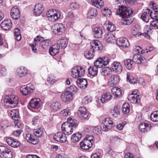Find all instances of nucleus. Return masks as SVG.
<instances>
[{
	"mask_svg": "<svg viewBox=\"0 0 158 158\" xmlns=\"http://www.w3.org/2000/svg\"><path fill=\"white\" fill-rule=\"evenodd\" d=\"M120 0H118L117 3L115 5V7H118L116 8L117 11L116 15H119L122 17L121 23L124 25L130 24L133 21L131 15L133 13L132 10L129 7H123L121 5L122 2Z\"/></svg>",
	"mask_w": 158,
	"mask_h": 158,
	"instance_id": "nucleus-1",
	"label": "nucleus"
},
{
	"mask_svg": "<svg viewBox=\"0 0 158 158\" xmlns=\"http://www.w3.org/2000/svg\"><path fill=\"white\" fill-rule=\"evenodd\" d=\"M78 125L76 120L69 118L67 119V121L62 124L61 130L64 134L71 135L73 132V128H75Z\"/></svg>",
	"mask_w": 158,
	"mask_h": 158,
	"instance_id": "nucleus-2",
	"label": "nucleus"
},
{
	"mask_svg": "<svg viewBox=\"0 0 158 158\" xmlns=\"http://www.w3.org/2000/svg\"><path fill=\"white\" fill-rule=\"evenodd\" d=\"M4 102L6 106L13 108L18 103L19 99L18 97L15 95H9L6 96Z\"/></svg>",
	"mask_w": 158,
	"mask_h": 158,
	"instance_id": "nucleus-3",
	"label": "nucleus"
},
{
	"mask_svg": "<svg viewBox=\"0 0 158 158\" xmlns=\"http://www.w3.org/2000/svg\"><path fill=\"white\" fill-rule=\"evenodd\" d=\"M85 73V69L81 66H76L73 67L71 70V75L74 78L82 77Z\"/></svg>",
	"mask_w": 158,
	"mask_h": 158,
	"instance_id": "nucleus-4",
	"label": "nucleus"
},
{
	"mask_svg": "<svg viewBox=\"0 0 158 158\" xmlns=\"http://www.w3.org/2000/svg\"><path fill=\"white\" fill-rule=\"evenodd\" d=\"M47 18L49 20L52 22L56 21L60 17V14L58 11L54 10H50L46 13Z\"/></svg>",
	"mask_w": 158,
	"mask_h": 158,
	"instance_id": "nucleus-5",
	"label": "nucleus"
},
{
	"mask_svg": "<svg viewBox=\"0 0 158 158\" xmlns=\"http://www.w3.org/2000/svg\"><path fill=\"white\" fill-rule=\"evenodd\" d=\"M35 89L34 86L30 84H28L27 85H23L20 88L21 92L24 95L31 93Z\"/></svg>",
	"mask_w": 158,
	"mask_h": 158,
	"instance_id": "nucleus-6",
	"label": "nucleus"
},
{
	"mask_svg": "<svg viewBox=\"0 0 158 158\" xmlns=\"http://www.w3.org/2000/svg\"><path fill=\"white\" fill-rule=\"evenodd\" d=\"M52 28L53 32L58 35L62 34L64 32L65 29L64 26L61 23H57L53 25Z\"/></svg>",
	"mask_w": 158,
	"mask_h": 158,
	"instance_id": "nucleus-7",
	"label": "nucleus"
},
{
	"mask_svg": "<svg viewBox=\"0 0 158 158\" xmlns=\"http://www.w3.org/2000/svg\"><path fill=\"white\" fill-rule=\"evenodd\" d=\"M113 127L112 121L109 118H105L102 122L101 127L102 130L106 131L110 129Z\"/></svg>",
	"mask_w": 158,
	"mask_h": 158,
	"instance_id": "nucleus-8",
	"label": "nucleus"
},
{
	"mask_svg": "<svg viewBox=\"0 0 158 158\" xmlns=\"http://www.w3.org/2000/svg\"><path fill=\"white\" fill-rule=\"evenodd\" d=\"M0 150L1 151V154L6 158H11L12 153L10 149L6 147L0 146Z\"/></svg>",
	"mask_w": 158,
	"mask_h": 158,
	"instance_id": "nucleus-9",
	"label": "nucleus"
},
{
	"mask_svg": "<svg viewBox=\"0 0 158 158\" xmlns=\"http://www.w3.org/2000/svg\"><path fill=\"white\" fill-rule=\"evenodd\" d=\"M90 45L91 49H93L94 52L101 50L103 48L102 44L97 40H92L90 42Z\"/></svg>",
	"mask_w": 158,
	"mask_h": 158,
	"instance_id": "nucleus-10",
	"label": "nucleus"
},
{
	"mask_svg": "<svg viewBox=\"0 0 158 158\" xmlns=\"http://www.w3.org/2000/svg\"><path fill=\"white\" fill-rule=\"evenodd\" d=\"M90 45L91 49H93L94 52L101 50L103 48L102 44L97 40H92L90 42Z\"/></svg>",
	"mask_w": 158,
	"mask_h": 158,
	"instance_id": "nucleus-11",
	"label": "nucleus"
},
{
	"mask_svg": "<svg viewBox=\"0 0 158 158\" xmlns=\"http://www.w3.org/2000/svg\"><path fill=\"white\" fill-rule=\"evenodd\" d=\"M73 94L69 90L64 92L61 95V99L63 102H66L73 99Z\"/></svg>",
	"mask_w": 158,
	"mask_h": 158,
	"instance_id": "nucleus-12",
	"label": "nucleus"
},
{
	"mask_svg": "<svg viewBox=\"0 0 158 158\" xmlns=\"http://www.w3.org/2000/svg\"><path fill=\"white\" fill-rule=\"evenodd\" d=\"M111 66L114 72L118 74H120L122 72L123 67L119 62L114 61L112 64Z\"/></svg>",
	"mask_w": 158,
	"mask_h": 158,
	"instance_id": "nucleus-13",
	"label": "nucleus"
},
{
	"mask_svg": "<svg viewBox=\"0 0 158 158\" xmlns=\"http://www.w3.org/2000/svg\"><path fill=\"white\" fill-rule=\"evenodd\" d=\"M112 97V95L110 93H105L102 94V96L97 98V101L99 104L100 103H103L106 101H108L110 100Z\"/></svg>",
	"mask_w": 158,
	"mask_h": 158,
	"instance_id": "nucleus-14",
	"label": "nucleus"
},
{
	"mask_svg": "<svg viewBox=\"0 0 158 158\" xmlns=\"http://www.w3.org/2000/svg\"><path fill=\"white\" fill-rule=\"evenodd\" d=\"M116 43L119 46L123 48L128 47L129 46L128 40L125 38L121 37L118 38L117 40Z\"/></svg>",
	"mask_w": 158,
	"mask_h": 158,
	"instance_id": "nucleus-15",
	"label": "nucleus"
},
{
	"mask_svg": "<svg viewBox=\"0 0 158 158\" xmlns=\"http://www.w3.org/2000/svg\"><path fill=\"white\" fill-rule=\"evenodd\" d=\"M77 114L78 117L81 119H85L88 116V113L87 112L86 109L83 106L79 108Z\"/></svg>",
	"mask_w": 158,
	"mask_h": 158,
	"instance_id": "nucleus-16",
	"label": "nucleus"
},
{
	"mask_svg": "<svg viewBox=\"0 0 158 158\" xmlns=\"http://www.w3.org/2000/svg\"><path fill=\"white\" fill-rule=\"evenodd\" d=\"M64 134H63L61 132H59L55 135L53 138L54 139L57 141L64 143L67 140V137Z\"/></svg>",
	"mask_w": 158,
	"mask_h": 158,
	"instance_id": "nucleus-17",
	"label": "nucleus"
},
{
	"mask_svg": "<svg viewBox=\"0 0 158 158\" xmlns=\"http://www.w3.org/2000/svg\"><path fill=\"white\" fill-rule=\"evenodd\" d=\"M119 81V77L118 76L112 75L108 79V85L109 86H113L117 84Z\"/></svg>",
	"mask_w": 158,
	"mask_h": 158,
	"instance_id": "nucleus-18",
	"label": "nucleus"
},
{
	"mask_svg": "<svg viewBox=\"0 0 158 158\" xmlns=\"http://www.w3.org/2000/svg\"><path fill=\"white\" fill-rule=\"evenodd\" d=\"M6 142L9 145L13 148H17L19 147L20 144L17 140L11 137L7 138L6 139Z\"/></svg>",
	"mask_w": 158,
	"mask_h": 158,
	"instance_id": "nucleus-19",
	"label": "nucleus"
},
{
	"mask_svg": "<svg viewBox=\"0 0 158 158\" xmlns=\"http://www.w3.org/2000/svg\"><path fill=\"white\" fill-rule=\"evenodd\" d=\"M20 12L18 8L14 7L11 9L10 15L11 17L14 19H17L20 17Z\"/></svg>",
	"mask_w": 158,
	"mask_h": 158,
	"instance_id": "nucleus-20",
	"label": "nucleus"
},
{
	"mask_svg": "<svg viewBox=\"0 0 158 158\" xmlns=\"http://www.w3.org/2000/svg\"><path fill=\"white\" fill-rule=\"evenodd\" d=\"M90 139L84 140L80 143V146L81 148L84 150L88 149L91 148L93 144V142L89 141Z\"/></svg>",
	"mask_w": 158,
	"mask_h": 158,
	"instance_id": "nucleus-21",
	"label": "nucleus"
},
{
	"mask_svg": "<svg viewBox=\"0 0 158 158\" xmlns=\"http://www.w3.org/2000/svg\"><path fill=\"white\" fill-rule=\"evenodd\" d=\"M152 127L151 124L145 123H141L139 125V130L143 133L149 131Z\"/></svg>",
	"mask_w": 158,
	"mask_h": 158,
	"instance_id": "nucleus-22",
	"label": "nucleus"
},
{
	"mask_svg": "<svg viewBox=\"0 0 158 158\" xmlns=\"http://www.w3.org/2000/svg\"><path fill=\"white\" fill-rule=\"evenodd\" d=\"M2 28L5 30H7L11 28L12 23L11 20L6 19L3 20L1 24Z\"/></svg>",
	"mask_w": 158,
	"mask_h": 158,
	"instance_id": "nucleus-23",
	"label": "nucleus"
},
{
	"mask_svg": "<svg viewBox=\"0 0 158 158\" xmlns=\"http://www.w3.org/2000/svg\"><path fill=\"white\" fill-rule=\"evenodd\" d=\"M60 46L58 43L56 44L52 45L49 50L50 54L52 56H55L59 52Z\"/></svg>",
	"mask_w": 158,
	"mask_h": 158,
	"instance_id": "nucleus-24",
	"label": "nucleus"
},
{
	"mask_svg": "<svg viewBox=\"0 0 158 158\" xmlns=\"http://www.w3.org/2000/svg\"><path fill=\"white\" fill-rule=\"evenodd\" d=\"M41 101L39 98H35L32 99L29 104L31 106L34 108H38L40 106Z\"/></svg>",
	"mask_w": 158,
	"mask_h": 158,
	"instance_id": "nucleus-25",
	"label": "nucleus"
},
{
	"mask_svg": "<svg viewBox=\"0 0 158 158\" xmlns=\"http://www.w3.org/2000/svg\"><path fill=\"white\" fill-rule=\"evenodd\" d=\"M40 36H37L34 39L33 43L32 44H30L32 51L35 53H37V52L36 46L39 44L38 42H40Z\"/></svg>",
	"mask_w": 158,
	"mask_h": 158,
	"instance_id": "nucleus-26",
	"label": "nucleus"
},
{
	"mask_svg": "<svg viewBox=\"0 0 158 158\" xmlns=\"http://www.w3.org/2000/svg\"><path fill=\"white\" fill-rule=\"evenodd\" d=\"M41 38L40 36V42H38L39 46L44 49H47L49 46L51 44V41L48 39L41 40Z\"/></svg>",
	"mask_w": 158,
	"mask_h": 158,
	"instance_id": "nucleus-27",
	"label": "nucleus"
},
{
	"mask_svg": "<svg viewBox=\"0 0 158 158\" xmlns=\"http://www.w3.org/2000/svg\"><path fill=\"white\" fill-rule=\"evenodd\" d=\"M103 26L104 27L106 28L108 31L110 32H113L115 31L116 29L114 25L109 21H106L104 24Z\"/></svg>",
	"mask_w": 158,
	"mask_h": 158,
	"instance_id": "nucleus-28",
	"label": "nucleus"
},
{
	"mask_svg": "<svg viewBox=\"0 0 158 158\" xmlns=\"http://www.w3.org/2000/svg\"><path fill=\"white\" fill-rule=\"evenodd\" d=\"M77 85L81 89H85L87 86L86 80L84 78L78 79L77 81Z\"/></svg>",
	"mask_w": 158,
	"mask_h": 158,
	"instance_id": "nucleus-29",
	"label": "nucleus"
},
{
	"mask_svg": "<svg viewBox=\"0 0 158 158\" xmlns=\"http://www.w3.org/2000/svg\"><path fill=\"white\" fill-rule=\"evenodd\" d=\"M8 112L10 116L14 120L16 121L18 120L19 116V110L18 109L10 110Z\"/></svg>",
	"mask_w": 158,
	"mask_h": 158,
	"instance_id": "nucleus-30",
	"label": "nucleus"
},
{
	"mask_svg": "<svg viewBox=\"0 0 158 158\" xmlns=\"http://www.w3.org/2000/svg\"><path fill=\"white\" fill-rule=\"evenodd\" d=\"M93 33L94 37L95 38L101 37L102 34V30L100 27H95L93 30Z\"/></svg>",
	"mask_w": 158,
	"mask_h": 158,
	"instance_id": "nucleus-31",
	"label": "nucleus"
},
{
	"mask_svg": "<svg viewBox=\"0 0 158 158\" xmlns=\"http://www.w3.org/2000/svg\"><path fill=\"white\" fill-rule=\"evenodd\" d=\"M42 7L43 5L41 4L35 5L33 9L34 14L37 16L40 15L43 10Z\"/></svg>",
	"mask_w": 158,
	"mask_h": 158,
	"instance_id": "nucleus-32",
	"label": "nucleus"
},
{
	"mask_svg": "<svg viewBox=\"0 0 158 158\" xmlns=\"http://www.w3.org/2000/svg\"><path fill=\"white\" fill-rule=\"evenodd\" d=\"M112 94L115 96L114 98H118L120 97L122 94L121 89L117 87H113L111 90Z\"/></svg>",
	"mask_w": 158,
	"mask_h": 158,
	"instance_id": "nucleus-33",
	"label": "nucleus"
},
{
	"mask_svg": "<svg viewBox=\"0 0 158 158\" xmlns=\"http://www.w3.org/2000/svg\"><path fill=\"white\" fill-rule=\"evenodd\" d=\"M33 132L34 135L37 137H42L44 134V130L41 127L34 129Z\"/></svg>",
	"mask_w": 158,
	"mask_h": 158,
	"instance_id": "nucleus-34",
	"label": "nucleus"
},
{
	"mask_svg": "<svg viewBox=\"0 0 158 158\" xmlns=\"http://www.w3.org/2000/svg\"><path fill=\"white\" fill-rule=\"evenodd\" d=\"M82 136V135L81 133L77 132L74 133L71 136V141L75 143L80 140Z\"/></svg>",
	"mask_w": 158,
	"mask_h": 158,
	"instance_id": "nucleus-35",
	"label": "nucleus"
},
{
	"mask_svg": "<svg viewBox=\"0 0 158 158\" xmlns=\"http://www.w3.org/2000/svg\"><path fill=\"white\" fill-rule=\"evenodd\" d=\"M94 52L93 49L90 48L85 51L84 55L87 59H91L93 58L94 55Z\"/></svg>",
	"mask_w": 158,
	"mask_h": 158,
	"instance_id": "nucleus-36",
	"label": "nucleus"
},
{
	"mask_svg": "<svg viewBox=\"0 0 158 158\" xmlns=\"http://www.w3.org/2000/svg\"><path fill=\"white\" fill-rule=\"evenodd\" d=\"M104 36L105 40L108 43L114 42L115 40V37L111 33H106Z\"/></svg>",
	"mask_w": 158,
	"mask_h": 158,
	"instance_id": "nucleus-37",
	"label": "nucleus"
},
{
	"mask_svg": "<svg viewBox=\"0 0 158 158\" xmlns=\"http://www.w3.org/2000/svg\"><path fill=\"white\" fill-rule=\"evenodd\" d=\"M128 98L132 103H139L140 101L139 96L137 94H131L129 96Z\"/></svg>",
	"mask_w": 158,
	"mask_h": 158,
	"instance_id": "nucleus-38",
	"label": "nucleus"
},
{
	"mask_svg": "<svg viewBox=\"0 0 158 158\" xmlns=\"http://www.w3.org/2000/svg\"><path fill=\"white\" fill-rule=\"evenodd\" d=\"M27 72V70L24 67H21L17 69L18 75L19 77L26 76Z\"/></svg>",
	"mask_w": 158,
	"mask_h": 158,
	"instance_id": "nucleus-39",
	"label": "nucleus"
},
{
	"mask_svg": "<svg viewBox=\"0 0 158 158\" xmlns=\"http://www.w3.org/2000/svg\"><path fill=\"white\" fill-rule=\"evenodd\" d=\"M144 57L139 54H136L133 57L132 60L133 62H135L137 64H140L143 61Z\"/></svg>",
	"mask_w": 158,
	"mask_h": 158,
	"instance_id": "nucleus-40",
	"label": "nucleus"
},
{
	"mask_svg": "<svg viewBox=\"0 0 158 158\" xmlns=\"http://www.w3.org/2000/svg\"><path fill=\"white\" fill-rule=\"evenodd\" d=\"M88 72L91 76H95L97 74L98 68L94 65L90 66L88 69Z\"/></svg>",
	"mask_w": 158,
	"mask_h": 158,
	"instance_id": "nucleus-41",
	"label": "nucleus"
},
{
	"mask_svg": "<svg viewBox=\"0 0 158 158\" xmlns=\"http://www.w3.org/2000/svg\"><path fill=\"white\" fill-rule=\"evenodd\" d=\"M91 2L93 6L98 8H102L104 5L102 0H91Z\"/></svg>",
	"mask_w": 158,
	"mask_h": 158,
	"instance_id": "nucleus-42",
	"label": "nucleus"
},
{
	"mask_svg": "<svg viewBox=\"0 0 158 158\" xmlns=\"http://www.w3.org/2000/svg\"><path fill=\"white\" fill-rule=\"evenodd\" d=\"M60 106V104L58 102H55L51 104L50 108L53 112H55L59 110Z\"/></svg>",
	"mask_w": 158,
	"mask_h": 158,
	"instance_id": "nucleus-43",
	"label": "nucleus"
},
{
	"mask_svg": "<svg viewBox=\"0 0 158 158\" xmlns=\"http://www.w3.org/2000/svg\"><path fill=\"white\" fill-rule=\"evenodd\" d=\"M96 9L94 8H92L89 11L87 14V18L90 19H93L96 17Z\"/></svg>",
	"mask_w": 158,
	"mask_h": 158,
	"instance_id": "nucleus-44",
	"label": "nucleus"
},
{
	"mask_svg": "<svg viewBox=\"0 0 158 158\" xmlns=\"http://www.w3.org/2000/svg\"><path fill=\"white\" fill-rule=\"evenodd\" d=\"M120 108L117 106H115L111 111L112 115L113 117L116 118L120 114Z\"/></svg>",
	"mask_w": 158,
	"mask_h": 158,
	"instance_id": "nucleus-45",
	"label": "nucleus"
},
{
	"mask_svg": "<svg viewBox=\"0 0 158 158\" xmlns=\"http://www.w3.org/2000/svg\"><path fill=\"white\" fill-rule=\"evenodd\" d=\"M123 63L127 69H130L132 68L133 61L131 59H128L124 60Z\"/></svg>",
	"mask_w": 158,
	"mask_h": 158,
	"instance_id": "nucleus-46",
	"label": "nucleus"
},
{
	"mask_svg": "<svg viewBox=\"0 0 158 158\" xmlns=\"http://www.w3.org/2000/svg\"><path fill=\"white\" fill-rule=\"evenodd\" d=\"M59 46L63 48H65L67 46L68 42L66 39H61L58 42Z\"/></svg>",
	"mask_w": 158,
	"mask_h": 158,
	"instance_id": "nucleus-47",
	"label": "nucleus"
},
{
	"mask_svg": "<svg viewBox=\"0 0 158 158\" xmlns=\"http://www.w3.org/2000/svg\"><path fill=\"white\" fill-rule=\"evenodd\" d=\"M111 69L108 67H105L101 69V74L104 76H106L111 74Z\"/></svg>",
	"mask_w": 158,
	"mask_h": 158,
	"instance_id": "nucleus-48",
	"label": "nucleus"
},
{
	"mask_svg": "<svg viewBox=\"0 0 158 158\" xmlns=\"http://www.w3.org/2000/svg\"><path fill=\"white\" fill-rule=\"evenodd\" d=\"M15 38L17 41H19L21 38L20 33V30L18 28H15L14 29Z\"/></svg>",
	"mask_w": 158,
	"mask_h": 158,
	"instance_id": "nucleus-49",
	"label": "nucleus"
},
{
	"mask_svg": "<svg viewBox=\"0 0 158 158\" xmlns=\"http://www.w3.org/2000/svg\"><path fill=\"white\" fill-rule=\"evenodd\" d=\"M122 111L125 114L128 113L130 111V105L127 103H124L122 106Z\"/></svg>",
	"mask_w": 158,
	"mask_h": 158,
	"instance_id": "nucleus-50",
	"label": "nucleus"
},
{
	"mask_svg": "<svg viewBox=\"0 0 158 158\" xmlns=\"http://www.w3.org/2000/svg\"><path fill=\"white\" fill-rule=\"evenodd\" d=\"M151 120L154 122H158V110L153 112L151 115Z\"/></svg>",
	"mask_w": 158,
	"mask_h": 158,
	"instance_id": "nucleus-51",
	"label": "nucleus"
},
{
	"mask_svg": "<svg viewBox=\"0 0 158 158\" xmlns=\"http://www.w3.org/2000/svg\"><path fill=\"white\" fill-rule=\"evenodd\" d=\"M102 59L101 57L98 58L94 62V65L97 67L98 68H102L104 65V64L102 62Z\"/></svg>",
	"mask_w": 158,
	"mask_h": 158,
	"instance_id": "nucleus-52",
	"label": "nucleus"
},
{
	"mask_svg": "<svg viewBox=\"0 0 158 158\" xmlns=\"http://www.w3.org/2000/svg\"><path fill=\"white\" fill-rule=\"evenodd\" d=\"M131 31L132 34L135 37H137V35L138 36L142 35V33L138 32V30L135 26L132 27Z\"/></svg>",
	"mask_w": 158,
	"mask_h": 158,
	"instance_id": "nucleus-53",
	"label": "nucleus"
},
{
	"mask_svg": "<svg viewBox=\"0 0 158 158\" xmlns=\"http://www.w3.org/2000/svg\"><path fill=\"white\" fill-rule=\"evenodd\" d=\"M127 80H129V81L131 83L134 84L137 82L136 79L133 77L132 76H131L130 75V74L129 73H127Z\"/></svg>",
	"mask_w": 158,
	"mask_h": 158,
	"instance_id": "nucleus-54",
	"label": "nucleus"
},
{
	"mask_svg": "<svg viewBox=\"0 0 158 158\" xmlns=\"http://www.w3.org/2000/svg\"><path fill=\"white\" fill-rule=\"evenodd\" d=\"M60 114L63 116H67L70 115L71 112L69 109H66L62 110L60 112Z\"/></svg>",
	"mask_w": 158,
	"mask_h": 158,
	"instance_id": "nucleus-55",
	"label": "nucleus"
},
{
	"mask_svg": "<svg viewBox=\"0 0 158 158\" xmlns=\"http://www.w3.org/2000/svg\"><path fill=\"white\" fill-rule=\"evenodd\" d=\"M102 129V127L97 126L93 128L92 131L95 134L98 135L101 133V129Z\"/></svg>",
	"mask_w": 158,
	"mask_h": 158,
	"instance_id": "nucleus-56",
	"label": "nucleus"
},
{
	"mask_svg": "<svg viewBox=\"0 0 158 158\" xmlns=\"http://www.w3.org/2000/svg\"><path fill=\"white\" fill-rule=\"evenodd\" d=\"M142 19L146 23H148L149 20V17L148 14L146 13H143L141 16Z\"/></svg>",
	"mask_w": 158,
	"mask_h": 158,
	"instance_id": "nucleus-57",
	"label": "nucleus"
},
{
	"mask_svg": "<svg viewBox=\"0 0 158 158\" xmlns=\"http://www.w3.org/2000/svg\"><path fill=\"white\" fill-rule=\"evenodd\" d=\"M1 125L2 128L3 129H5L9 127L8 122L6 120L3 121L2 122Z\"/></svg>",
	"mask_w": 158,
	"mask_h": 158,
	"instance_id": "nucleus-58",
	"label": "nucleus"
},
{
	"mask_svg": "<svg viewBox=\"0 0 158 158\" xmlns=\"http://www.w3.org/2000/svg\"><path fill=\"white\" fill-rule=\"evenodd\" d=\"M92 100L91 97H86L84 98L82 101V103L84 104H86L89 102H90Z\"/></svg>",
	"mask_w": 158,
	"mask_h": 158,
	"instance_id": "nucleus-59",
	"label": "nucleus"
},
{
	"mask_svg": "<svg viewBox=\"0 0 158 158\" xmlns=\"http://www.w3.org/2000/svg\"><path fill=\"white\" fill-rule=\"evenodd\" d=\"M47 81L50 84H53L55 81L54 77L52 75H49L48 78L47 79Z\"/></svg>",
	"mask_w": 158,
	"mask_h": 158,
	"instance_id": "nucleus-60",
	"label": "nucleus"
},
{
	"mask_svg": "<svg viewBox=\"0 0 158 158\" xmlns=\"http://www.w3.org/2000/svg\"><path fill=\"white\" fill-rule=\"evenodd\" d=\"M101 59H102V62L104 64V65H106L108 64L110 61L109 58L107 56H104L101 57Z\"/></svg>",
	"mask_w": 158,
	"mask_h": 158,
	"instance_id": "nucleus-61",
	"label": "nucleus"
},
{
	"mask_svg": "<svg viewBox=\"0 0 158 158\" xmlns=\"http://www.w3.org/2000/svg\"><path fill=\"white\" fill-rule=\"evenodd\" d=\"M77 90V87L76 86L73 85L70 86L68 90L72 93V92H76Z\"/></svg>",
	"mask_w": 158,
	"mask_h": 158,
	"instance_id": "nucleus-62",
	"label": "nucleus"
},
{
	"mask_svg": "<svg viewBox=\"0 0 158 158\" xmlns=\"http://www.w3.org/2000/svg\"><path fill=\"white\" fill-rule=\"evenodd\" d=\"M33 136L31 134L28 133L26 135L25 139L27 142L29 143L30 141L33 138Z\"/></svg>",
	"mask_w": 158,
	"mask_h": 158,
	"instance_id": "nucleus-63",
	"label": "nucleus"
},
{
	"mask_svg": "<svg viewBox=\"0 0 158 158\" xmlns=\"http://www.w3.org/2000/svg\"><path fill=\"white\" fill-rule=\"evenodd\" d=\"M125 124L126 123H122L118 124L116 126L117 129L119 130H122Z\"/></svg>",
	"mask_w": 158,
	"mask_h": 158,
	"instance_id": "nucleus-64",
	"label": "nucleus"
}]
</instances>
